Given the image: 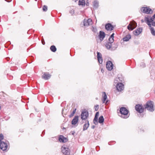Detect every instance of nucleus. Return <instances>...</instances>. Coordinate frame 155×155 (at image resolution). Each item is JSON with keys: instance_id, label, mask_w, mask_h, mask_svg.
<instances>
[{"instance_id": "1", "label": "nucleus", "mask_w": 155, "mask_h": 155, "mask_svg": "<svg viewBox=\"0 0 155 155\" xmlns=\"http://www.w3.org/2000/svg\"><path fill=\"white\" fill-rule=\"evenodd\" d=\"M144 21L149 27H151V25L155 26V14L152 17L149 16H145Z\"/></svg>"}, {"instance_id": "2", "label": "nucleus", "mask_w": 155, "mask_h": 155, "mask_svg": "<svg viewBox=\"0 0 155 155\" xmlns=\"http://www.w3.org/2000/svg\"><path fill=\"white\" fill-rule=\"evenodd\" d=\"M120 112L121 114V117L124 118H127L129 115H128L129 111L124 107H121L120 110Z\"/></svg>"}, {"instance_id": "3", "label": "nucleus", "mask_w": 155, "mask_h": 155, "mask_svg": "<svg viewBox=\"0 0 155 155\" xmlns=\"http://www.w3.org/2000/svg\"><path fill=\"white\" fill-rule=\"evenodd\" d=\"M145 108L150 111H154V109L153 102L151 101H148L146 103V104L145 105Z\"/></svg>"}, {"instance_id": "4", "label": "nucleus", "mask_w": 155, "mask_h": 155, "mask_svg": "<svg viewBox=\"0 0 155 155\" xmlns=\"http://www.w3.org/2000/svg\"><path fill=\"white\" fill-rule=\"evenodd\" d=\"M136 110L140 114H138L139 117H143V116H141V113H143L144 111V107L142 104H137L135 106Z\"/></svg>"}, {"instance_id": "5", "label": "nucleus", "mask_w": 155, "mask_h": 155, "mask_svg": "<svg viewBox=\"0 0 155 155\" xmlns=\"http://www.w3.org/2000/svg\"><path fill=\"white\" fill-rule=\"evenodd\" d=\"M81 118L82 121L88 120H87V117H88V112L86 110H84L81 114Z\"/></svg>"}, {"instance_id": "6", "label": "nucleus", "mask_w": 155, "mask_h": 155, "mask_svg": "<svg viewBox=\"0 0 155 155\" xmlns=\"http://www.w3.org/2000/svg\"><path fill=\"white\" fill-rule=\"evenodd\" d=\"M61 152L65 155H69L70 150L67 146L64 145L61 148Z\"/></svg>"}, {"instance_id": "7", "label": "nucleus", "mask_w": 155, "mask_h": 155, "mask_svg": "<svg viewBox=\"0 0 155 155\" xmlns=\"http://www.w3.org/2000/svg\"><path fill=\"white\" fill-rule=\"evenodd\" d=\"M137 26V23L134 21H131L127 26V29L130 30L132 31Z\"/></svg>"}, {"instance_id": "8", "label": "nucleus", "mask_w": 155, "mask_h": 155, "mask_svg": "<svg viewBox=\"0 0 155 155\" xmlns=\"http://www.w3.org/2000/svg\"><path fill=\"white\" fill-rule=\"evenodd\" d=\"M140 10L142 12L147 14H150L153 12L151 9L147 7H142L141 8Z\"/></svg>"}, {"instance_id": "9", "label": "nucleus", "mask_w": 155, "mask_h": 155, "mask_svg": "<svg viewBox=\"0 0 155 155\" xmlns=\"http://www.w3.org/2000/svg\"><path fill=\"white\" fill-rule=\"evenodd\" d=\"M116 87L117 90L118 91H121L124 89V85L122 83H117L116 85Z\"/></svg>"}, {"instance_id": "10", "label": "nucleus", "mask_w": 155, "mask_h": 155, "mask_svg": "<svg viewBox=\"0 0 155 155\" xmlns=\"http://www.w3.org/2000/svg\"><path fill=\"white\" fill-rule=\"evenodd\" d=\"M106 67L108 70L110 71L113 69V65L111 61H109L106 63Z\"/></svg>"}, {"instance_id": "11", "label": "nucleus", "mask_w": 155, "mask_h": 155, "mask_svg": "<svg viewBox=\"0 0 155 155\" xmlns=\"http://www.w3.org/2000/svg\"><path fill=\"white\" fill-rule=\"evenodd\" d=\"M83 23L84 26H87L92 24V20L90 18L88 19L87 20L84 19L83 21Z\"/></svg>"}, {"instance_id": "12", "label": "nucleus", "mask_w": 155, "mask_h": 155, "mask_svg": "<svg viewBox=\"0 0 155 155\" xmlns=\"http://www.w3.org/2000/svg\"><path fill=\"white\" fill-rule=\"evenodd\" d=\"M0 147L3 151L5 150L7 148V145L6 143L2 141L0 142Z\"/></svg>"}, {"instance_id": "13", "label": "nucleus", "mask_w": 155, "mask_h": 155, "mask_svg": "<svg viewBox=\"0 0 155 155\" xmlns=\"http://www.w3.org/2000/svg\"><path fill=\"white\" fill-rule=\"evenodd\" d=\"M105 28L107 31H111L114 29V27L110 23L106 24L105 25Z\"/></svg>"}, {"instance_id": "14", "label": "nucleus", "mask_w": 155, "mask_h": 155, "mask_svg": "<svg viewBox=\"0 0 155 155\" xmlns=\"http://www.w3.org/2000/svg\"><path fill=\"white\" fill-rule=\"evenodd\" d=\"M97 57L98 61L100 64H101L103 62V59L102 57L101 54L99 52H97Z\"/></svg>"}, {"instance_id": "15", "label": "nucleus", "mask_w": 155, "mask_h": 155, "mask_svg": "<svg viewBox=\"0 0 155 155\" xmlns=\"http://www.w3.org/2000/svg\"><path fill=\"white\" fill-rule=\"evenodd\" d=\"M99 38L101 41L103 40L105 37V33L103 31H100L99 32V35L98 36Z\"/></svg>"}, {"instance_id": "16", "label": "nucleus", "mask_w": 155, "mask_h": 155, "mask_svg": "<svg viewBox=\"0 0 155 155\" xmlns=\"http://www.w3.org/2000/svg\"><path fill=\"white\" fill-rule=\"evenodd\" d=\"M103 98L102 99V102L103 103H105L106 104H107L108 102V101L107 100L106 101L107 98V96L106 93L105 92H103Z\"/></svg>"}, {"instance_id": "17", "label": "nucleus", "mask_w": 155, "mask_h": 155, "mask_svg": "<svg viewBox=\"0 0 155 155\" xmlns=\"http://www.w3.org/2000/svg\"><path fill=\"white\" fill-rule=\"evenodd\" d=\"M142 28H139L134 31V34L135 35H139L142 32Z\"/></svg>"}, {"instance_id": "18", "label": "nucleus", "mask_w": 155, "mask_h": 155, "mask_svg": "<svg viewBox=\"0 0 155 155\" xmlns=\"http://www.w3.org/2000/svg\"><path fill=\"white\" fill-rule=\"evenodd\" d=\"M59 140L61 142H66L68 140L62 135H60L59 137Z\"/></svg>"}, {"instance_id": "19", "label": "nucleus", "mask_w": 155, "mask_h": 155, "mask_svg": "<svg viewBox=\"0 0 155 155\" xmlns=\"http://www.w3.org/2000/svg\"><path fill=\"white\" fill-rule=\"evenodd\" d=\"M50 77L51 75L50 74L47 73H45L42 76V78L45 80H48L50 78Z\"/></svg>"}, {"instance_id": "20", "label": "nucleus", "mask_w": 155, "mask_h": 155, "mask_svg": "<svg viewBox=\"0 0 155 155\" xmlns=\"http://www.w3.org/2000/svg\"><path fill=\"white\" fill-rule=\"evenodd\" d=\"M89 126L88 120H86L85 124L84 125L83 127V130L84 131L87 129Z\"/></svg>"}, {"instance_id": "21", "label": "nucleus", "mask_w": 155, "mask_h": 155, "mask_svg": "<svg viewBox=\"0 0 155 155\" xmlns=\"http://www.w3.org/2000/svg\"><path fill=\"white\" fill-rule=\"evenodd\" d=\"M78 120V116H75L71 121V124L73 125H75L77 123Z\"/></svg>"}, {"instance_id": "22", "label": "nucleus", "mask_w": 155, "mask_h": 155, "mask_svg": "<svg viewBox=\"0 0 155 155\" xmlns=\"http://www.w3.org/2000/svg\"><path fill=\"white\" fill-rule=\"evenodd\" d=\"M130 38L131 35H128L125 37L123 39L124 41H128Z\"/></svg>"}, {"instance_id": "23", "label": "nucleus", "mask_w": 155, "mask_h": 155, "mask_svg": "<svg viewBox=\"0 0 155 155\" xmlns=\"http://www.w3.org/2000/svg\"><path fill=\"white\" fill-rule=\"evenodd\" d=\"M85 4L84 0H79L78 2V5H81L82 7H84Z\"/></svg>"}, {"instance_id": "24", "label": "nucleus", "mask_w": 155, "mask_h": 155, "mask_svg": "<svg viewBox=\"0 0 155 155\" xmlns=\"http://www.w3.org/2000/svg\"><path fill=\"white\" fill-rule=\"evenodd\" d=\"M111 44L110 42H107L105 44V46L107 49H110L111 48Z\"/></svg>"}, {"instance_id": "25", "label": "nucleus", "mask_w": 155, "mask_h": 155, "mask_svg": "<svg viewBox=\"0 0 155 155\" xmlns=\"http://www.w3.org/2000/svg\"><path fill=\"white\" fill-rule=\"evenodd\" d=\"M93 7L97 8L98 6V2L97 1H94L93 3Z\"/></svg>"}, {"instance_id": "26", "label": "nucleus", "mask_w": 155, "mask_h": 155, "mask_svg": "<svg viewBox=\"0 0 155 155\" xmlns=\"http://www.w3.org/2000/svg\"><path fill=\"white\" fill-rule=\"evenodd\" d=\"M50 49L53 52H55L57 50L55 46L54 45H52L51 46L50 48Z\"/></svg>"}, {"instance_id": "27", "label": "nucleus", "mask_w": 155, "mask_h": 155, "mask_svg": "<svg viewBox=\"0 0 155 155\" xmlns=\"http://www.w3.org/2000/svg\"><path fill=\"white\" fill-rule=\"evenodd\" d=\"M104 120V119L103 117L102 116H100L99 118V122L100 123H103Z\"/></svg>"}, {"instance_id": "28", "label": "nucleus", "mask_w": 155, "mask_h": 155, "mask_svg": "<svg viewBox=\"0 0 155 155\" xmlns=\"http://www.w3.org/2000/svg\"><path fill=\"white\" fill-rule=\"evenodd\" d=\"M150 28V29L152 34L154 36H155V31L154 28L153 27H152L151 26Z\"/></svg>"}, {"instance_id": "29", "label": "nucleus", "mask_w": 155, "mask_h": 155, "mask_svg": "<svg viewBox=\"0 0 155 155\" xmlns=\"http://www.w3.org/2000/svg\"><path fill=\"white\" fill-rule=\"evenodd\" d=\"M76 109L75 108L73 110V111L72 113L70 115L69 117H73L74 115V114L75 113L76 111Z\"/></svg>"}, {"instance_id": "30", "label": "nucleus", "mask_w": 155, "mask_h": 155, "mask_svg": "<svg viewBox=\"0 0 155 155\" xmlns=\"http://www.w3.org/2000/svg\"><path fill=\"white\" fill-rule=\"evenodd\" d=\"M99 113L98 112H97L96 113V114L94 118V120H97L98 117L99 116Z\"/></svg>"}, {"instance_id": "31", "label": "nucleus", "mask_w": 155, "mask_h": 155, "mask_svg": "<svg viewBox=\"0 0 155 155\" xmlns=\"http://www.w3.org/2000/svg\"><path fill=\"white\" fill-rule=\"evenodd\" d=\"M42 9L44 11H46L47 10V7L46 5H44L42 8Z\"/></svg>"}, {"instance_id": "32", "label": "nucleus", "mask_w": 155, "mask_h": 155, "mask_svg": "<svg viewBox=\"0 0 155 155\" xmlns=\"http://www.w3.org/2000/svg\"><path fill=\"white\" fill-rule=\"evenodd\" d=\"M92 30L93 32L95 33H96L97 31V28L95 27H92Z\"/></svg>"}, {"instance_id": "33", "label": "nucleus", "mask_w": 155, "mask_h": 155, "mask_svg": "<svg viewBox=\"0 0 155 155\" xmlns=\"http://www.w3.org/2000/svg\"><path fill=\"white\" fill-rule=\"evenodd\" d=\"M3 137H3V135L2 134H0V142H2V140L3 139Z\"/></svg>"}, {"instance_id": "34", "label": "nucleus", "mask_w": 155, "mask_h": 155, "mask_svg": "<svg viewBox=\"0 0 155 155\" xmlns=\"http://www.w3.org/2000/svg\"><path fill=\"white\" fill-rule=\"evenodd\" d=\"M94 108L96 111H97L99 108V105H97L96 106H95Z\"/></svg>"}, {"instance_id": "35", "label": "nucleus", "mask_w": 155, "mask_h": 155, "mask_svg": "<svg viewBox=\"0 0 155 155\" xmlns=\"http://www.w3.org/2000/svg\"><path fill=\"white\" fill-rule=\"evenodd\" d=\"M69 12L72 15L74 14V10L73 9H72Z\"/></svg>"}, {"instance_id": "36", "label": "nucleus", "mask_w": 155, "mask_h": 155, "mask_svg": "<svg viewBox=\"0 0 155 155\" xmlns=\"http://www.w3.org/2000/svg\"><path fill=\"white\" fill-rule=\"evenodd\" d=\"M140 66L143 68L145 67V64L144 62H141L140 64Z\"/></svg>"}, {"instance_id": "37", "label": "nucleus", "mask_w": 155, "mask_h": 155, "mask_svg": "<svg viewBox=\"0 0 155 155\" xmlns=\"http://www.w3.org/2000/svg\"><path fill=\"white\" fill-rule=\"evenodd\" d=\"M112 38H110V37L109 38V42H110L111 43H112L113 42H114V38L113 39V41H112Z\"/></svg>"}, {"instance_id": "38", "label": "nucleus", "mask_w": 155, "mask_h": 155, "mask_svg": "<svg viewBox=\"0 0 155 155\" xmlns=\"http://www.w3.org/2000/svg\"><path fill=\"white\" fill-rule=\"evenodd\" d=\"M114 33H113L112 34V35H111L110 36V38L112 39V41H113V39L114 38Z\"/></svg>"}, {"instance_id": "39", "label": "nucleus", "mask_w": 155, "mask_h": 155, "mask_svg": "<svg viewBox=\"0 0 155 155\" xmlns=\"http://www.w3.org/2000/svg\"><path fill=\"white\" fill-rule=\"evenodd\" d=\"M93 122L94 124L95 125H97L98 124L97 120H94V119Z\"/></svg>"}, {"instance_id": "40", "label": "nucleus", "mask_w": 155, "mask_h": 155, "mask_svg": "<svg viewBox=\"0 0 155 155\" xmlns=\"http://www.w3.org/2000/svg\"><path fill=\"white\" fill-rule=\"evenodd\" d=\"M41 42H42V43L43 45H45V42L44 39H42Z\"/></svg>"}, {"instance_id": "41", "label": "nucleus", "mask_w": 155, "mask_h": 155, "mask_svg": "<svg viewBox=\"0 0 155 155\" xmlns=\"http://www.w3.org/2000/svg\"><path fill=\"white\" fill-rule=\"evenodd\" d=\"M95 127V126L94 125H93L91 126V128L92 129H94Z\"/></svg>"}, {"instance_id": "42", "label": "nucleus", "mask_w": 155, "mask_h": 155, "mask_svg": "<svg viewBox=\"0 0 155 155\" xmlns=\"http://www.w3.org/2000/svg\"><path fill=\"white\" fill-rule=\"evenodd\" d=\"M88 4H89V3L88 2V0H87V1H86V5L88 6Z\"/></svg>"}, {"instance_id": "43", "label": "nucleus", "mask_w": 155, "mask_h": 155, "mask_svg": "<svg viewBox=\"0 0 155 155\" xmlns=\"http://www.w3.org/2000/svg\"><path fill=\"white\" fill-rule=\"evenodd\" d=\"M6 59L7 60V61H9V58L8 57H7V58H6Z\"/></svg>"}, {"instance_id": "44", "label": "nucleus", "mask_w": 155, "mask_h": 155, "mask_svg": "<svg viewBox=\"0 0 155 155\" xmlns=\"http://www.w3.org/2000/svg\"><path fill=\"white\" fill-rule=\"evenodd\" d=\"M141 22H142V23H143V22H144V21L142 19V20H141Z\"/></svg>"}, {"instance_id": "45", "label": "nucleus", "mask_w": 155, "mask_h": 155, "mask_svg": "<svg viewBox=\"0 0 155 155\" xmlns=\"http://www.w3.org/2000/svg\"><path fill=\"white\" fill-rule=\"evenodd\" d=\"M7 44L5 45V47L6 48H7Z\"/></svg>"}, {"instance_id": "46", "label": "nucleus", "mask_w": 155, "mask_h": 155, "mask_svg": "<svg viewBox=\"0 0 155 155\" xmlns=\"http://www.w3.org/2000/svg\"><path fill=\"white\" fill-rule=\"evenodd\" d=\"M101 72H103V71H104V70H103V69H101Z\"/></svg>"}, {"instance_id": "47", "label": "nucleus", "mask_w": 155, "mask_h": 155, "mask_svg": "<svg viewBox=\"0 0 155 155\" xmlns=\"http://www.w3.org/2000/svg\"><path fill=\"white\" fill-rule=\"evenodd\" d=\"M96 100H97L98 99V98H96Z\"/></svg>"}, {"instance_id": "48", "label": "nucleus", "mask_w": 155, "mask_h": 155, "mask_svg": "<svg viewBox=\"0 0 155 155\" xmlns=\"http://www.w3.org/2000/svg\"><path fill=\"white\" fill-rule=\"evenodd\" d=\"M117 81L116 80H115V81H114V83H116V82H115V81Z\"/></svg>"}, {"instance_id": "49", "label": "nucleus", "mask_w": 155, "mask_h": 155, "mask_svg": "<svg viewBox=\"0 0 155 155\" xmlns=\"http://www.w3.org/2000/svg\"><path fill=\"white\" fill-rule=\"evenodd\" d=\"M78 0H75V1L76 2L77 1H78Z\"/></svg>"}]
</instances>
